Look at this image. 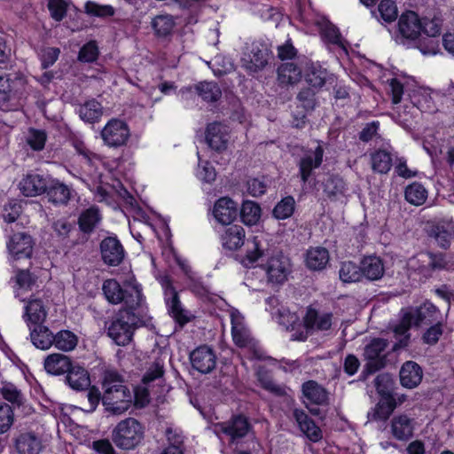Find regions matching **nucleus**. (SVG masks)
<instances>
[{"mask_svg":"<svg viewBox=\"0 0 454 454\" xmlns=\"http://www.w3.org/2000/svg\"><path fill=\"white\" fill-rule=\"evenodd\" d=\"M102 291L109 303H123L122 309H138L143 302L142 287L134 278L125 280L122 286L116 279H106Z\"/></svg>","mask_w":454,"mask_h":454,"instance_id":"nucleus-1","label":"nucleus"},{"mask_svg":"<svg viewBox=\"0 0 454 454\" xmlns=\"http://www.w3.org/2000/svg\"><path fill=\"white\" fill-rule=\"evenodd\" d=\"M137 309H121L112 317L107 327V335L118 346H126L133 339L135 331L143 325L144 322Z\"/></svg>","mask_w":454,"mask_h":454,"instance_id":"nucleus-2","label":"nucleus"},{"mask_svg":"<svg viewBox=\"0 0 454 454\" xmlns=\"http://www.w3.org/2000/svg\"><path fill=\"white\" fill-rule=\"evenodd\" d=\"M27 98L26 84L21 78L0 74V109L17 111L23 107Z\"/></svg>","mask_w":454,"mask_h":454,"instance_id":"nucleus-3","label":"nucleus"},{"mask_svg":"<svg viewBox=\"0 0 454 454\" xmlns=\"http://www.w3.org/2000/svg\"><path fill=\"white\" fill-rule=\"evenodd\" d=\"M145 429L134 418L121 420L112 431V441L121 450H131L144 439Z\"/></svg>","mask_w":454,"mask_h":454,"instance_id":"nucleus-4","label":"nucleus"},{"mask_svg":"<svg viewBox=\"0 0 454 454\" xmlns=\"http://www.w3.org/2000/svg\"><path fill=\"white\" fill-rule=\"evenodd\" d=\"M104 144L110 148H120L127 145L130 130L126 121L112 118L100 132Z\"/></svg>","mask_w":454,"mask_h":454,"instance_id":"nucleus-5","label":"nucleus"},{"mask_svg":"<svg viewBox=\"0 0 454 454\" xmlns=\"http://www.w3.org/2000/svg\"><path fill=\"white\" fill-rule=\"evenodd\" d=\"M271 59L268 45L262 42L252 43L248 52L241 59V67L250 74L262 71Z\"/></svg>","mask_w":454,"mask_h":454,"instance_id":"nucleus-6","label":"nucleus"},{"mask_svg":"<svg viewBox=\"0 0 454 454\" xmlns=\"http://www.w3.org/2000/svg\"><path fill=\"white\" fill-rule=\"evenodd\" d=\"M160 282L164 288L166 303L169 314L180 326H184L190 322L193 317L182 307L178 294L174 288L170 278L164 277Z\"/></svg>","mask_w":454,"mask_h":454,"instance_id":"nucleus-7","label":"nucleus"},{"mask_svg":"<svg viewBox=\"0 0 454 454\" xmlns=\"http://www.w3.org/2000/svg\"><path fill=\"white\" fill-rule=\"evenodd\" d=\"M215 431L225 434L230 439V443H236L246 437L252 429L248 419L242 415H233L230 419L219 422L215 426Z\"/></svg>","mask_w":454,"mask_h":454,"instance_id":"nucleus-8","label":"nucleus"},{"mask_svg":"<svg viewBox=\"0 0 454 454\" xmlns=\"http://www.w3.org/2000/svg\"><path fill=\"white\" fill-rule=\"evenodd\" d=\"M387 346V340L374 338L364 347V358L366 361L365 370L368 373H374L385 366L386 355L384 352Z\"/></svg>","mask_w":454,"mask_h":454,"instance_id":"nucleus-9","label":"nucleus"},{"mask_svg":"<svg viewBox=\"0 0 454 454\" xmlns=\"http://www.w3.org/2000/svg\"><path fill=\"white\" fill-rule=\"evenodd\" d=\"M446 265L447 261L442 253H419L409 261V267L424 276L431 275L434 270H442Z\"/></svg>","mask_w":454,"mask_h":454,"instance_id":"nucleus-10","label":"nucleus"},{"mask_svg":"<svg viewBox=\"0 0 454 454\" xmlns=\"http://www.w3.org/2000/svg\"><path fill=\"white\" fill-rule=\"evenodd\" d=\"M266 272L267 282L272 286L283 285L291 273L290 260L283 254L270 257L263 265Z\"/></svg>","mask_w":454,"mask_h":454,"instance_id":"nucleus-11","label":"nucleus"},{"mask_svg":"<svg viewBox=\"0 0 454 454\" xmlns=\"http://www.w3.org/2000/svg\"><path fill=\"white\" fill-rule=\"evenodd\" d=\"M133 402V395L128 387L115 389L113 394L102 395V403L106 411L113 415H121L128 411Z\"/></svg>","mask_w":454,"mask_h":454,"instance_id":"nucleus-12","label":"nucleus"},{"mask_svg":"<svg viewBox=\"0 0 454 454\" xmlns=\"http://www.w3.org/2000/svg\"><path fill=\"white\" fill-rule=\"evenodd\" d=\"M325 150L321 145L312 150H305L297 161L299 176L302 184H306L312 176L313 170L318 168L322 162Z\"/></svg>","mask_w":454,"mask_h":454,"instance_id":"nucleus-13","label":"nucleus"},{"mask_svg":"<svg viewBox=\"0 0 454 454\" xmlns=\"http://www.w3.org/2000/svg\"><path fill=\"white\" fill-rule=\"evenodd\" d=\"M192 367L202 374L210 373L216 366L217 357L212 348L201 345L190 353Z\"/></svg>","mask_w":454,"mask_h":454,"instance_id":"nucleus-14","label":"nucleus"},{"mask_svg":"<svg viewBox=\"0 0 454 454\" xmlns=\"http://www.w3.org/2000/svg\"><path fill=\"white\" fill-rule=\"evenodd\" d=\"M103 262L108 266L120 265L125 257V250L117 237H106L100 243Z\"/></svg>","mask_w":454,"mask_h":454,"instance_id":"nucleus-15","label":"nucleus"},{"mask_svg":"<svg viewBox=\"0 0 454 454\" xmlns=\"http://www.w3.org/2000/svg\"><path fill=\"white\" fill-rule=\"evenodd\" d=\"M228 128L221 122L208 123L206 128L205 139L208 146L216 152L227 149L229 142Z\"/></svg>","mask_w":454,"mask_h":454,"instance_id":"nucleus-16","label":"nucleus"},{"mask_svg":"<svg viewBox=\"0 0 454 454\" xmlns=\"http://www.w3.org/2000/svg\"><path fill=\"white\" fill-rule=\"evenodd\" d=\"M51 177L48 175L38 173L27 174L19 184V188L23 195L27 197L37 196L45 193Z\"/></svg>","mask_w":454,"mask_h":454,"instance_id":"nucleus-17","label":"nucleus"},{"mask_svg":"<svg viewBox=\"0 0 454 454\" xmlns=\"http://www.w3.org/2000/svg\"><path fill=\"white\" fill-rule=\"evenodd\" d=\"M13 446L18 454H40L43 450L42 439L31 431L16 435L13 438Z\"/></svg>","mask_w":454,"mask_h":454,"instance_id":"nucleus-18","label":"nucleus"},{"mask_svg":"<svg viewBox=\"0 0 454 454\" xmlns=\"http://www.w3.org/2000/svg\"><path fill=\"white\" fill-rule=\"evenodd\" d=\"M333 317L332 312H320L309 306L303 317L304 326L308 331H327L332 327Z\"/></svg>","mask_w":454,"mask_h":454,"instance_id":"nucleus-19","label":"nucleus"},{"mask_svg":"<svg viewBox=\"0 0 454 454\" xmlns=\"http://www.w3.org/2000/svg\"><path fill=\"white\" fill-rule=\"evenodd\" d=\"M427 232L439 247L448 249L454 239V223L439 222L430 225Z\"/></svg>","mask_w":454,"mask_h":454,"instance_id":"nucleus-20","label":"nucleus"},{"mask_svg":"<svg viewBox=\"0 0 454 454\" xmlns=\"http://www.w3.org/2000/svg\"><path fill=\"white\" fill-rule=\"evenodd\" d=\"M32 237L25 232L14 233L7 243L10 254L14 259L29 258L33 252Z\"/></svg>","mask_w":454,"mask_h":454,"instance_id":"nucleus-21","label":"nucleus"},{"mask_svg":"<svg viewBox=\"0 0 454 454\" xmlns=\"http://www.w3.org/2000/svg\"><path fill=\"white\" fill-rule=\"evenodd\" d=\"M238 210V204L234 200L223 197L215 203L213 214L218 223L230 224L236 219Z\"/></svg>","mask_w":454,"mask_h":454,"instance_id":"nucleus-22","label":"nucleus"},{"mask_svg":"<svg viewBox=\"0 0 454 454\" xmlns=\"http://www.w3.org/2000/svg\"><path fill=\"white\" fill-rule=\"evenodd\" d=\"M293 415L300 430L309 441L317 442L323 438L322 430L303 410L294 409Z\"/></svg>","mask_w":454,"mask_h":454,"instance_id":"nucleus-23","label":"nucleus"},{"mask_svg":"<svg viewBox=\"0 0 454 454\" xmlns=\"http://www.w3.org/2000/svg\"><path fill=\"white\" fill-rule=\"evenodd\" d=\"M30 340L33 345L42 350L50 349L54 344V333L43 323L29 325Z\"/></svg>","mask_w":454,"mask_h":454,"instance_id":"nucleus-24","label":"nucleus"},{"mask_svg":"<svg viewBox=\"0 0 454 454\" xmlns=\"http://www.w3.org/2000/svg\"><path fill=\"white\" fill-rule=\"evenodd\" d=\"M73 363L69 356L61 353H52L44 358L43 367L48 374L59 376L72 369Z\"/></svg>","mask_w":454,"mask_h":454,"instance_id":"nucleus-25","label":"nucleus"},{"mask_svg":"<svg viewBox=\"0 0 454 454\" xmlns=\"http://www.w3.org/2000/svg\"><path fill=\"white\" fill-rule=\"evenodd\" d=\"M362 280L375 281L380 279L385 272L383 261L375 255L365 256L360 262Z\"/></svg>","mask_w":454,"mask_h":454,"instance_id":"nucleus-26","label":"nucleus"},{"mask_svg":"<svg viewBox=\"0 0 454 454\" xmlns=\"http://www.w3.org/2000/svg\"><path fill=\"white\" fill-rule=\"evenodd\" d=\"M420 20L411 11L406 12L400 16L398 21L399 33L407 39H415L421 32Z\"/></svg>","mask_w":454,"mask_h":454,"instance_id":"nucleus-27","label":"nucleus"},{"mask_svg":"<svg viewBox=\"0 0 454 454\" xmlns=\"http://www.w3.org/2000/svg\"><path fill=\"white\" fill-rule=\"evenodd\" d=\"M422 377L421 367L413 361L404 363L400 370V381L406 388L416 387L421 382Z\"/></svg>","mask_w":454,"mask_h":454,"instance_id":"nucleus-28","label":"nucleus"},{"mask_svg":"<svg viewBox=\"0 0 454 454\" xmlns=\"http://www.w3.org/2000/svg\"><path fill=\"white\" fill-rule=\"evenodd\" d=\"M304 397L313 404L325 405L328 403V391L315 380L305 381L301 385Z\"/></svg>","mask_w":454,"mask_h":454,"instance_id":"nucleus-29","label":"nucleus"},{"mask_svg":"<svg viewBox=\"0 0 454 454\" xmlns=\"http://www.w3.org/2000/svg\"><path fill=\"white\" fill-rule=\"evenodd\" d=\"M393 435L400 441H407L413 435L414 419L405 414L395 416L391 421Z\"/></svg>","mask_w":454,"mask_h":454,"instance_id":"nucleus-30","label":"nucleus"},{"mask_svg":"<svg viewBox=\"0 0 454 454\" xmlns=\"http://www.w3.org/2000/svg\"><path fill=\"white\" fill-rule=\"evenodd\" d=\"M246 232L240 225L229 226L222 235V245L224 248L235 251L240 248L245 243Z\"/></svg>","mask_w":454,"mask_h":454,"instance_id":"nucleus-31","label":"nucleus"},{"mask_svg":"<svg viewBox=\"0 0 454 454\" xmlns=\"http://www.w3.org/2000/svg\"><path fill=\"white\" fill-rule=\"evenodd\" d=\"M320 35L324 42L327 44L340 48L347 51L345 40L342 38L339 28L327 20H322L318 22Z\"/></svg>","mask_w":454,"mask_h":454,"instance_id":"nucleus-32","label":"nucleus"},{"mask_svg":"<svg viewBox=\"0 0 454 454\" xmlns=\"http://www.w3.org/2000/svg\"><path fill=\"white\" fill-rule=\"evenodd\" d=\"M176 20L168 13H160L152 19L151 27L158 38L167 39L172 35Z\"/></svg>","mask_w":454,"mask_h":454,"instance_id":"nucleus-33","label":"nucleus"},{"mask_svg":"<svg viewBox=\"0 0 454 454\" xmlns=\"http://www.w3.org/2000/svg\"><path fill=\"white\" fill-rule=\"evenodd\" d=\"M416 312L419 325H432L447 319L434 304L427 301L417 308Z\"/></svg>","mask_w":454,"mask_h":454,"instance_id":"nucleus-34","label":"nucleus"},{"mask_svg":"<svg viewBox=\"0 0 454 454\" xmlns=\"http://www.w3.org/2000/svg\"><path fill=\"white\" fill-rule=\"evenodd\" d=\"M267 254V249L264 247L263 243L257 237H254L251 240L247 241V252L241 259V263L246 268H251Z\"/></svg>","mask_w":454,"mask_h":454,"instance_id":"nucleus-35","label":"nucleus"},{"mask_svg":"<svg viewBox=\"0 0 454 454\" xmlns=\"http://www.w3.org/2000/svg\"><path fill=\"white\" fill-rule=\"evenodd\" d=\"M45 192L48 200L55 205H66L70 200V189L57 179L51 178Z\"/></svg>","mask_w":454,"mask_h":454,"instance_id":"nucleus-36","label":"nucleus"},{"mask_svg":"<svg viewBox=\"0 0 454 454\" xmlns=\"http://www.w3.org/2000/svg\"><path fill=\"white\" fill-rule=\"evenodd\" d=\"M66 381L71 388L77 391L85 390L90 386L89 372L80 365L72 366L67 372Z\"/></svg>","mask_w":454,"mask_h":454,"instance_id":"nucleus-37","label":"nucleus"},{"mask_svg":"<svg viewBox=\"0 0 454 454\" xmlns=\"http://www.w3.org/2000/svg\"><path fill=\"white\" fill-rule=\"evenodd\" d=\"M47 317V310L39 298H31L25 307L24 318L28 324L43 323Z\"/></svg>","mask_w":454,"mask_h":454,"instance_id":"nucleus-38","label":"nucleus"},{"mask_svg":"<svg viewBox=\"0 0 454 454\" xmlns=\"http://www.w3.org/2000/svg\"><path fill=\"white\" fill-rule=\"evenodd\" d=\"M301 69L293 62L281 64L278 68V81L281 85H293L301 79Z\"/></svg>","mask_w":454,"mask_h":454,"instance_id":"nucleus-39","label":"nucleus"},{"mask_svg":"<svg viewBox=\"0 0 454 454\" xmlns=\"http://www.w3.org/2000/svg\"><path fill=\"white\" fill-rule=\"evenodd\" d=\"M329 252L322 247H311L306 254V265L312 270H321L329 262Z\"/></svg>","mask_w":454,"mask_h":454,"instance_id":"nucleus-40","label":"nucleus"},{"mask_svg":"<svg viewBox=\"0 0 454 454\" xmlns=\"http://www.w3.org/2000/svg\"><path fill=\"white\" fill-rule=\"evenodd\" d=\"M329 79L330 74L328 71L315 63L310 64L305 74L306 82L315 90L321 89Z\"/></svg>","mask_w":454,"mask_h":454,"instance_id":"nucleus-41","label":"nucleus"},{"mask_svg":"<svg viewBox=\"0 0 454 454\" xmlns=\"http://www.w3.org/2000/svg\"><path fill=\"white\" fill-rule=\"evenodd\" d=\"M101 221L99 209L92 206L82 211L78 219L80 230L84 233H91Z\"/></svg>","mask_w":454,"mask_h":454,"instance_id":"nucleus-42","label":"nucleus"},{"mask_svg":"<svg viewBox=\"0 0 454 454\" xmlns=\"http://www.w3.org/2000/svg\"><path fill=\"white\" fill-rule=\"evenodd\" d=\"M373 172L387 174L392 167V155L386 150L379 149L370 154Z\"/></svg>","mask_w":454,"mask_h":454,"instance_id":"nucleus-43","label":"nucleus"},{"mask_svg":"<svg viewBox=\"0 0 454 454\" xmlns=\"http://www.w3.org/2000/svg\"><path fill=\"white\" fill-rule=\"evenodd\" d=\"M53 346L63 352L74 350L78 344V336L69 330H60L54 333Z\"/></svg>","mask_w":454,"mask_h":454,"instance_id":"nucleus-44","label":"nucleus"},{"mask_svg":"<svg viewBox=\"0 0 454 454\" xmlns=\"http://www.w3.org/2000/svg\"><path fill=\"white\" fill-rule=\"evenodd\" d=\"M198 95L209 103L218 101L222 97V90L216 82H200L194 87Z\"/></svg>","mask_w":454,"mask_h":454,"instance_id":"nucleus-45","label":"nucleus"},{"mask_svg":"<svg viewBox=\"0 0 454 454\" xmlns=\"http://www.w3.org/2000/svg\"><path fill=\"white\" fill-rule=\"evenodd\" d=\"M261 207L258 203L246 200L240 208V218L246 225H255L261 218Z\"/></svg>","mask_w":454,"mask_h":454,"instance_id":"nucleus-46","label":"nucleus"},{"mask_svg":"<svg viewBox=\"0 0 454 454\" xmlns=\"http://www.w3.org/2000/svg\"><path fill=\"white\" fill-rule=\"evenodd\" d=\"M324 192L330 200H337L346 191V184L339 176H330L323 183Z\"/></svg>","mask_w":454,"mask_h":454,"instance_id":"nucleus-47","label":"nucleus"},{"mask_svg":"<svg viewBox=\"0 0 454 454\" xmlns=\"http://www.w3.org/2000/svg\"><path fill=\"white\" fill-rule=\"evenodd\" d=\"M404 197L410 204L420 206L427 199V191L420 183L413 182L405 188Z\"/></svg>","mask_w":454,"mask_h":454,"instance_id":"nucleus-48","label":"nucleus"},{"mask_svg":"<svg viewBox=\"0 0 454 454\" xmlns=\"http://www.w3.org/2000/svg\"><path fill=\"white\" fill-rule=\"evenodd\" d=\"M102 106L99 102L95 99L89 100L79 108V115L84 121L94 123L101 117Z\"/></svg>","mask_w":454,"mask_h":454,"instance_id":"nucleus-49","label":"nucleus"},{"mask_svg":"<svg viewBox=\"0 0 454 454\" xmlns=\"http://www.w3.org/2000/svg\"><path fill=\"white\" fill-rule=\"evenodd\" d=\"M278 323L282 325L286 331L294 330L300 324L299 316L291 312L287 308L281 307L273 312Z\"/></svg>","mask_w":454,"mask_h":454,"instance_id":"nucleus-50","label":"nucleus"},{"mask_svg":"<svg viewBox=\"0 0 454 454\" xmlns=\"http://www.w3.org/2000/svg\"><path fill=\"white\" fill-rule=\"evenodd\" d=\"M123 378L121 374H119L116 371L107 370L104 372L102 376V388L103 395H107L110 391L111 394L114 392L115 389L123 388L126 386L123 384Z\"/></svg>","mask_w":454,"mask_h":454,"instance_id":"nucleus-51","label":"nucleus"},{"mask_svg":"<svg viewBox=\"0 0 454 454\" xmlns=\"http://www.w3.org/2000/svg\"><path fill=\"white\" fill-rule=\"evenodd\" d=\"M258 381L261 387L278 397H284L287 395L288 388L285 385L278 384L266 372L258 373Z\"/></svg>","mask_w":454,"mask_h":454,"instance_id":"nucleus-52","label":"nucleus"},{"mask_svg":"<svg viewBox=\"0 0 454 454\" xmlns=\"http://www.w3.org/2000/svg\"><path fill=\"white\" fill-rule=\"evenodd\" d=\"M339 276L344 283L362 281L360 264L352 262H343L339 270Z\"/></svg>","mask_w":454,"mask_h":454,"instance_id":"nucleus-53","label":"nucleus"},{"mask_svg":"<svg viewBox=\"0 0 454 454\" xmlns=\"http://www.w3.org/2000/svg\"><path fill=\"white\" fill-rule=\"evenodd\" d=\"M231 333L235 344L239 347H246L250 342L248 331L243 325L239 318L231 316Z\"/></svg>","mask_w":454,"mask_h":454,"instance_id":"nucleus-54","label":"nucleus"},{"mask_svg":"<svg viewBox=\"0 0 454 454\" xmlns=\"http://www.w3.org/2000/svg\"><path fill=\"white\" fill-rule=\"evenodd\" d=\"M430 326L422 334V341L424 344L434 346L443 334L446 321H439L438 323L429 325Z\"/></svg>","mask_w":454,"mask_h":454,"instance_id":"nucleus-55","label":"nucleus"},{"mask_svg":"<svg viewBox=\"0 0 454 454\" xmlns=\"http://www.w3.org/2000/svg\"><path fill=\"white\" fill-rule=\"evenodd\" d=\"M164 365V359L160 356L156 357L153 362H152L145 375L143 376V383L148 384L154 381L155 380L162 378L165 372Z\"/></svg>","mask_w":454,"mask_h":454,"instance_id":"nucleus-56","label":"nucleus"},{"mask_svg":"<svg viewBox=\"0 0 454 454\" xmlns=\"http://www.w3.org/2000/svg\"><path fill=\"white\" fill-rule=\"evenodd\" d=\"M294 199L288 196L281 200L273 209V215L278 219H286L290 217L294 211Z\"/></svg>","mask_w":454,"mask_h":454,"instance_id":"nucleus-57","label":"nucleus"},{"mask_svg":"<svg viewBox=\"0 0 454 454\" xmlns=\"http://www.w3.org/2000/svg\"><path fill=\"white\" fill-rule=\"evenodd\" d=\"M86 390L87 392L84 395L85 401L82 402L83 407L82 409L84 411L92 412L97 409L100 400L102 401L103 395L95 386L89 387Z\"/></svg>","mask_w":454,"mask_h":454,"instance_id":"nucleus-58","label":"nucleus"},{"mask_svg":"<svg viewBox=\"0 0 454 454\" xmlns=\"http://www.w3.org/2000/svg\"><path fill=\"white\" fill-rule=\"evenodd\" d=\"M14 422V411L11 405L0 402V434L10 430Z\"/></svg>","mask_w":454,"mask_h":454,"instance_id":"nucleus-59","label":"nucleus"},{"mask_svg":"<svg viewBox=\"0 0 454 454\" xmlns=\"http://www.w3.org/2000/svg\"><path fill=\"white\" fill-rule=\"evenodd\" d=\"M296 98L303 110L312 111L316 107L317 99L315 89L304 88L301 90Z\"/></svg>","mask_w":454,"mask_h":454,"instance_id":"nucleus-60","label":"nucleus"},{"mask_svg":"<svg viewBox=\"0 0 454 454\" xmlns=\"http://www.w3.org/2000/svg\"><path fill=\"white\" fill-rule=\"evenodd\" d=\"M380 18L385 22L390 23L397 18V7L391 0H381L378 6Z\"/></svg>","mask_w":454,"mask_h":454,"instance_id":"nucleus-61","label":"nucleus"},{"mask_svg":"<svg viewBox=\"0 0 454 454\" xmlns=\"http://www.w3.org/2000/svg\"><path fill=\"white\" fill-rule=\"evenodd\" d=\"M421 31L430 38H434L441 34V20L437 18L420 20Z\"/></svg>","mask_w":454,"mask_h":454,"instance_id":"nucleus-62","label":"nucleus"},{"mask_svg":"<svg viewBox=\"0 0 454 454\" xmlns=\"http://www.w3.org/2000/svg\"><path fill=\"white\" fill-rule=\"evenodd\" d=\"M46 133L43 130L31 129L27 137V143L35 151L43 149L46 142Z\"/></svg>","mask_w":454,"mask_h":454,"instance_id":"nucleus-63","label":"nucleus"},{"mask_svg":"<svg viewBox=\"0 0 454 454\" xmlns=\"http://www.w3.org/2000/svg\"><path fill=\"white\" fill-rule=\"evenodd\" d=\"M14 280L19 288L31 289L36 282V277L28 270H18Z\"/></svg>","mask_w":454,"mask_h":454,"instance_id":"nucleus-64","label":"nucleus"}]
</instances>
